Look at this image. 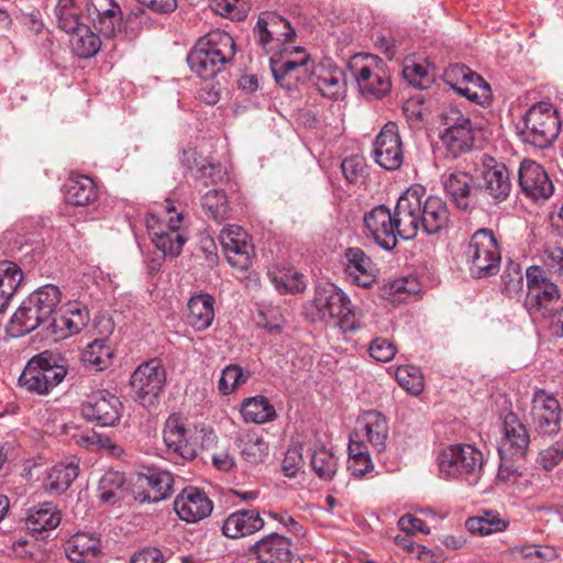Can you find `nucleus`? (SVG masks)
<instances>
[{"mask_svg": "<svg viewBox=\"0 0 563 563\" xmlns=\"http://www.w3.org/2000/svg\"><path fill=\"white\" fill-rule=\"evenodd\" d=\"M561 298L559 287L554 283H543L541 287L528 291L525 307L533 318L552 316Z\"/></svg>", "mask_w": 563, "mask_h": 563, "instance_id": "31", "label": "nucleus"}, {"mask_svg": "<svg viewBox=\"0 0 563 563\" xmlns=\"http://www.w3.org/2000/svg\"><path fill=\"white\" fill-rule=\"evenodd\" d=\"M470 273L474 278H485L499 271L501 254L494 233L478 229L471 236L465 250Z\"/></svg>", "mask_w": 563, "mask_h": 563, "instance_id": "8", "label": "nucleus"}, {"mask_svg": "<svg viewBox=\"0 0 563 563\" xmlns=\"http://www.w3.org/2000/svg\"><path fill=\"white\" fill-rule=\"evenodd\" d=\"M544 265L554 273L563 272V247L549 246L543 254Z\"/></svg>", "mask_w": 563, "mask_h": 563, "instance_id": "64", "label": "nucleus"}, {"mask_svg": "<svg viewBox=\"0 0 563 563\" xmlns=\"http://www.w3.org/2000/svg\"><path fill=\"white\" fill-rule=\"evenodd\" d=\"M522 124V141L540 150L552 145L561 128L556 109L548 102L531 106L523 115Z\"/></svg>", "mask_w": 563, "mask_h": 563, "instance_id": "6", "label": "nucleus"}, {"mask_svg": "<svg viewBox=\"0 0 563 563\" xmlns=\"http://www.w3.org/2000/svg\"><path fill=\"white\" fill-rule=\"evenodd\" d=\"M503 440L498 446L499 455H511L517 459L526 456L530 444L527 427L514 412H508L503 422Z\"/></svg>", "mask_w": 563, "mask_h": 563, "instance_id": "26", "label": "nucleus"}, {"mask_svg": "<svg viewBox=\"0 0 563 563\" xmlns=\"http://www.w3.org/2000/svg\"><path fill=\"white\" fill-rule=\"evenodd\" d=\"M78 471V465L73 462L54 465L47 476L46 489L56 495L65 492L77 478Z\"/></svg>", "mask_w": 563, "mask_h": 563, "instance_id": "46", "label": "nucleus"}, {"mask_svg": "<svg viewBox=\"0 0 563 563\" xmlns=\"http://www.w3.org/2000/svg\"><path fill=\"white\" fill-rule=\"evenodd\" d=\"M273 283L280 294H297L301 292L306 288L303 276L298 272L274 276Z\"/></svg>", "mask_w": 563, "mask_h": 563, "instance_id": "57", "label": "nucleus"}, {"mask_svg": "<svg viewBox=\"0 0 563 563\" xmlns=\"http://www.w3.org/2000/svg\"><path fill=\"white\" fill-rule=\"evenodd\" d=\"M235 443L242 457L250 464L263 463L268 455V444L255 432H240Z\"/></svg>", "mask_w": 563, "mask_h": 563, "instance_id": "40", "label": "nucleus"}, {"mask_svg": "<svg viewBox=\"0 0 563 563\" xmlns=\"http://www.w3.org/2000/svg\"><path fill=\"white\" fill-rule=\"evenodd\" d=\"M303 312L311 322L332 323L343 331L355 330L354 310L349 296L332 283L319 284Z\"/></svg>", "mask_w": 563, "mask_h": 563, "instance_id": "1", "label": "nucleus"}, {"mask_svg": "<svg viewBox=\"0 0 563 563\" xmlns=\"http://www.w3.org/2000/svg\"><path fill=\"white\" fill-rule=\"evenodd\" d=\"M442 130L437 151L446 159H454L468 152L474 144L475 125L460 109L445 107L440 113Z\"/></svg>", "mask_w": 563, "mask_h": 563, "instance_id": "5", "label": "nucleus"}, {"mask_svg": "<svg viewBox=\"0 0 563 563\" xmlns=\"http://www.w3.org/2000/svg\"><path fill=\"white\" fill-rule=\"evenodd\" d=\"M70 45L73 52L80 58H90L101 49L102 41L88 25L81 26L71 33Z\"/></svg>", "mask_w": 563, "mask_h": 563, "instance_id": "43", "label": "nucleus"}, {"mask_svg": "<svg viewBox=\"0 0 563 563\" xmlns=\"http://www.w3.org/2000/svg\"><path fill=\"white\" fill-rule=\"evenodd\" d=\"M67 375V368L58 364L51 353L44 352L32 357L19 377V384L30 393L47 395Z\"/></svg>", "mask_w": 563, "mask_h": 563, "instance_id": "7", "label": "nucleus"}, {"mask_svg": "<svg viewBox=\"0 0 563 563\" xmlns=\"http://www.w3.org/2000/svg\"><path fill=\"white\" fill-rule=\"evenodd\" d=\"M87 18L103 37L113 38L122 27V10L114 0H87Z\"/></svg>", "mask_w": 563, "mask_h": 563, "instance_id": "18", "label": "nucleus"}, {"mask_svg": "<svg viewBox=\"0 0 563 563\" xmlns=\"http://www.w3.org/2000/svg\"><path fill=\"white\" fill-rule=\"evenodd\" d=\"M402 75L410 85L421 89L426 88L431 81L427 68L416 63L406 65L402 69Z\"/></svg>", "mask_w": 563, "mask_h": 563, "instance_id": "59", "label": "nucleus"}, {"mask_svg": "<svg viewBox=\"0 0 563 563\" xmlns=\"http://www.w3.org/2000/svg\"><path fill=\"white\" fill-rule=\"evenodd\" d=\"M374 465L369 457L368 452L363 451V446L349 443V461L347 470L354 477H362L368 472L373 471Z\"/></svg>", "mask_w": 563, "mask_h": 563, "instance_id": "52", "label": "nucleus"}, {"mask_svg": "<svg viewBox=\"0 0 563 563\" xmlns=\"http://www.w3.org/2000/svg\"><path fill=\"white\" fill-rule=\"evenodd\" d=\"M264 527V520L256 509L232 512L222 525V533L230 539L253 534Z\"/></svg>", "mask_w": 563, "mask_h": 563, "instance_id": "32", "label": "nucleus"}, {"mask_svg": "<svg viewBox=\"0 0 563 563\" xmlns=\"http://www.w3.org/2000/svg\"><path fill=\"white\" fill-rule=\"evenodd\" d=\"M130 384L141 406L154 407L166 384V371L162 362L152 358L139 365L131 376Z\"/></svg>", "mask_w": 563, "mask_h": 563, "instance_id": "10", "label": "nucleus"}, {"mask_svg": "<svg viewBox=\"0 0 563 563\" xmlns=\"http://www.w3.org/2000/svg\"><path fill=\"white\" fill-rule=\"evenodd\" d=\"M97 198L98 189L90 177L79 175L68 179L65 191L68 203L84 207L93 203Z\"/></svg>", "mask_w": 563, "mask_h": 563, "instance_id": "38", "label": "nucleus"}, {"mask_svg": "<svg viewBox=\"0 0 563 563\" xmlns=\"http://www.w3.org/2000/svg\"><path fill=\"white\" fill-rule=\"evenodd\" d=\"M345 260V271L352 282L362 287L372 286L376 280V267L371 257L360 247H349Z\"/></svg>", "mask_w": 563, "mask_h": 563, "instance_id": "33", "label": "nucleus"}, {"mask_svg": "<svg viewBox=\"0 0 563 563\" xmlns=\"http://www.w3.org/2000/svg\"><path fill=\"white\" fill-rule=\"evenodd\" d=\"M508 527V521L503 519L498 512L485 511L484 515L470 518L466 528L470 532L479 536H487L501 532Z\"/></svg>", "mask_w": 563, "mask_h": 563, "instance_id": "49", "label": "nucleus"}, {"mask_svg": "<svg viewBox=\"0 0 563 563\" xmlns=\"http://www.w3.org/2000/svg\"><path fill=\"white\" fill-rule=\"evenodd\" d=\"M310 463L313 472L321 479L330 481L336 473L338 460L330 450L323 446L313 451Z\"/></svg>", "mask_w": 563, "mask_h": 563, "instance_id": "50", "label": "nucleus"}, {"mask_svg": "<svg viewBox=\"0 0 563 563\" xmlns=\"http://www.w3.org/2000/svg\"><path fill=\"white\" fill-rule=\"evenodd\" d=\"M201 207L205 214L217 223L229 218L230 207L223 190L213 189L206 192L201 198Z\"/></svg>", "mask_w": 563, "mask_h": 563, "instance_id": "47", "label": "nucleus"}, {"mask_svg": "<svg viewBox=\"0 0 563 563\" xmlns=\"http://www.w3.org/2000/svg\"><path fill=\"white\" fill-rule=\"evenodd\" d=\"M120 399L110 393H98L82 406V415L86 419L96 421L100 426H113L119 421L122 412Z\"/></svg>", "mask_w": 563, "mask_h": 563, "instance_id": "28", "label": "nucleus"}, {"mask_svg": "<svg viewBox=\"0 0 563 563\" xmlns=\"http://www.w3.org/2000/svg\"><path fill=\"white\" fill-rule=\"evenodd\" d=\"M60 512L57 507L46 501L30 510L26 518V528L33 533L53 530L60 523Z\"/></svg>", "mask_w": 563, "mask_h": 563, "instance_id": "39", "label": "nucleus"}, {"mask_svg": "<svg viewBox=\"0 0 563 563\" xmlns=\"http://www.w3.org/2000/svg\"><path fill=\"white\" fill-rule=\"evenodd\" d=\"M241 415L246 422L256 424L272 421L276 418V411L269 400L264 396H255L245 399L241 405Z\"/></svg>", "mask_w": 563, "mask_h": 563, "instance_id": "42", "label": "nucleus"}, {"mask_svg": "<svg viewBox=\"0 0 563 563\" xmlns=\"http://www.w3.org/2000/svg\"><path fill=\"white\" fill-rule=\"evenodd\" d=\"M518 181L522 194L534 201L547 200L554 190L545 169L530 159H525L520 164Z\"/></svg>", "mask_w": 563, "mask_h": 563, "instance_id": "25", "label": "nucleus"}, {"mask_svg": "<svg viewBox=\"0 0 563 563\" xmlns=\"http://www.w3.org/2000/svg\"><path fill=\"white\" fill-rule=\"evenodd\" d=\"M22 280L23 272L16 263L11 261L0 262V287L14 295Z\"/></svg>", "mask_w": 563, "mask_h": 563, "instance_id": "55", "label": "nucleus"}, {"mask_svg": "<svg viewBox=\"0 0 563 563\" xmlns=\"http://www.w3.org/2000/svg\"><path fill=\"white\" fill-rule=\"evenodd\" d=\"M437 461L441 478H461L470 485L478 483L484 470V454L474 445L465 443L442 449Z\"/></svg>", "mask_w": 563, "mask_h": 563, "instance_id": "4", "label": "nucleus"}, {"mask_svg": "<svg viewBox=\"0 0 563 563\" xmlns=\"http://www.w3.org/2000/svg\"><path fill=\"white\" fill-rule=\"evenodd\" d=\"M420 189V213L422 231L427 234L439 233L445 229L450 221V211L446 202L438 196H428L424 200Z\"/></svg>", "mask_w": 563, "mask_h": 563, "instance_id": "30", "label": "nucleus"}, {"mask_svg": "<svg viewBox=\"0 0 563 563\" xmlns=\"http://www.w3.org/2000/svg\"><path fill=\"white\" fill-rule=\"evenodd\" d=\"M397 350L393 342L385 338H376L369 345V355L378 362H389Z\"/></svg>", "mask_w": 563, "mask_h": 563, "instance_id": "58", "label": "nucleus"}, {"mask_svg": "<svg viewBox=\"0 0 563 563\" xmlns=\"http://www.w3.org/2000/svg\"><path fill=\"white\" fill-rule=\"evenodd\" d=\"M126 489L124 474L113 470L107 471L98 485L100 500L111 505L120 503L124 498Z\"/></svg>", "mask_w": 563, "mask_h": 563, "instance_id": "41", "label": "nucleus"}, {"mask_svg": "<svg viewBox=\"0 0 563 563\" xmlns=\"http://www.w3.org/2000/svg\"><path fill=\"white\" fill-rule=\"evenodd\" d=\"M313 85L325 98L338 100L345 93L344 73L340 68H320L313 74Z\"/></svg>", "mask_w": 563, "mask_h": 563, "instance_id": "37", "label": "nucleus"}, {"mask_svg": "<svg viewBox=\"0 0 563 563\" xmlns=\"http://www.w3.org/2000/svg\"><path fill=\"white\" fill-rule=\"evenodd\" d=\"M196 428L187 426L179 416L172 415L165 422L163 439L167 450L184 461H192L198 453Z\"/></svg>", "mask_w": 563, "mask_h": 563, "instance_id": "14", "label": "nucleus"}, {"mask_svg": "<svg viewBox=\"0 0 563 563\" xmlns=\"http://www.w3.org/2000/svg\"><path fill=\"white\" fill-rule=\"evenodd\" d=\"M192 174L196 179L203 180L205 185L208 186L209 183L214 184L218 179H221V167L201 158Z\"/></svg>", "mask_w": 563, "mask_h": 563, "instance_id": "60", "label": "nucleus"}, {"mask_svg": "<svg viewBox=\"0 0 563 563\" xmlns=\"http://www.w3.org/2000/svg\"><path fill=\"white\" fill-rule=\"evenodd\" d=\"M89 321V313L79 302H68L58 308L49 319L46 330L55 335V340H63L80 332Z\"/></svg>", "mask_w": 563, "mask_h": 563, "instance_id": "20", "label": "nucleus"}, {"mask_svg": "<svg viewBox=\"0 0 563 563\" xmlns=\"http://www.w3.org/2000/svg\"><path fill=\"white\" fill-rule=\"evenodd\" d=\"M38 307L42 314L49 321L62 301L59 288L53 284L44 285L27 296Z\"/></svg>", "mask_w": 563, "mask_h": 563, "instance_id": "45", "label": "nucleus"}, {"mask_svg": "<svg viewBox=\"0 0 563 563\" xmlns=\"http://www.w3.org/2000/svg\"><path fill=\"white\" fill-rule=\"evenodd\" d=\"M512 189L510 173L504 163L488 155L482 156V169L477 183L479 201L487 199L497 206L508 199Z\"/></svg>", "mask_w": 563, "mask_h": 563, "instance_id": "9", "label": "nucleus"}, {"mask_svg": "<svg viewBox=\"0 0 563 563\" xmlns=\"http://www.w3.org/2000/svg\"><path fill=\"white\" fill-rule=\"evenodd\" d=\"M342 173L349 183H356L363 177L365 169L364 158L361 156L346 157L341 164Z\"/></svg>", "mask_w": 563, "mask_h": 563, "instance_id": "62", "label": "nucleus"}, {"mask_svg": "<svg viewBox=\"0 0 563 563\" xmlns=\"http://www.w3.org/2000/svg\"><path fill=\"white\" fill-rule=\"evenodd\" d=\"M530 415L532 426L538 434L553 437L560 432L563 409L554 396L544 390H537L532 398Z\"/></svg>", "mask_w": 563, "mask_h": 563, "instance_id": "13", "label": "nucleus"}, {"mask_svg": "<svg viewBox=\"0 0 563 563\" xmlns=\"http://www.w3.org/2000/svg\"><path fill=\"white\" fill-rule=\"evenodd\" d=\"M444 80L467 100L484 104L492 99L490 86L466 65H451L444 73Z\"/></svg>", "mask_w": 563, "mask_h": 563, "instance_id": "12", "label": "nucleus"}, {"mask_svg": "<svg viewBox=\"0 0 563 563\" xmlns=\"http://www.w3.org/2000/svg\"><path fill=\"white\" fill-rule=\"evenodd\" d=\"M214 299L208 294L191 296L187 303V322L197 331L208 329L214 319Z\"/></svg>", "mask_w": 563, "mask_h": 563, "instance_id": "36", "label": "nucleus"}, {"mask_svg": "<svg viewBox=\"0 0 563 563\" xmlns=\"http://www.w3.org/2000/svg\"><path fill=\"white\" fill-rule=\"evenodd\" d=\"M375 58L368 55H355L349 62L360 92L369 98H382L389 92L391 82L388 75L377 65Z\"/></svg>", "mask_w": 563, "mask_h": 563, "instance_id": "11", "label": "nucleus"}, {"mask_svg": "<svg viewBox=\"0 0 563 563\" xmlns=\"http://www.w3.org/2000/svg\"><path fill=\"white\" fill-rule=\"evenodd\" d=\"M111 355V350L103 340H95L84 351L82 361L97 371H102L110 365Z\"/></svg>", "mask_w": 563, "mask_h": 563, "instance_id": "51", "label": "nucleus"}, {"mask_svg": "<svg viewBox=\"0 0 563 563\" xmlns=\"http://www.w3.org/2000/svg\"><path fill=\"white\" fill-rule=\"evenodd\" d=\"M174 510L180 520L196 523L211 515L213 503L202 489L187 486L176 496Z\"/></svg>", "mask_w": 563, "mask_h": 563, "instance_id": "22", "label": "nucleus"}, {"mask_svg": "<svg viewBox=\"0 0 563 563\" xmlns=\"http://www.w3.org/2000/svg\"><path fill=\"white\" fill-rule=\"evenodd\" d=\"M396 379L411 395L418 396L423 390V376L416 366H399L396 371Z\"/></svg>", "mask_w": 563, "mask_h": 563, "instance_id": "53", "label": "nucleus"}, {"mask_svg": "<svg viewBox=\"0 0 563 563\" xmlns=\"http://www.w3.org/2000/svg\"><path fill=\"white\" fill-rule=\"evenodd\" d=\"M365 229L373 240L384 250L391 251L397 245V225L394 213L384 205L373 208L364 214Z\"/></svg>", "mask_w": 563, "mask_h": 563, "instance_id": "23", "label": "nucleus"}, {"mask_svg": "<svg viewBox=\"0 0 563 563\" xmlns=\"http://www.w3.org/2000/svg\"><path fill=\"white\" fill-rule=\"evenodd\" d=\"M219 240L229 264L240 271L247 269L253 254V245L247 232L232 224L221 231Z\"/></svg>", "mask_w": 563, "mask_h": 563, "instance_id": "21", "label": "nucleus"}, {"mask_svg": "<svg viewBox=\"0 0 563 563\" xmlns=\"http://www.w3.org/2000/svg\"><path fill=\"white\" fill-rule=\"evenodd\" d=\"M161 209L157 214H148L146 228L156 249L164 256L176 257L187 241V236L180 229L183 213L176 210L174 201L170 199H166Z\"/></svg>", "mask_w": 563, "mask_h": 563, "instance_id": "3", "label": "nucleus"}, {"mask_svg": "<svg viewBox=\"0 0 563 563\" xmlns=\"http://www.w3.org/2000/svg\"><path fill=\"white\" fill-rule=\"evenodd\" d=\"M445 192L451 197L457 208L466 210L479 201L477 184L471 174L455 172L444 180Z\"/></svg>", "mask_w": 563, "mask_h": 563, "instance_id": "29", "label": "nucleus"}, {"mask_svg": "<svg viewBox=\"0 0 563 563\" xmlns=\"http://www.w3.org/2000/svg\"><path fill=\"white\" fill-rule=\"evenodd\" d=\"M375 162L387 170L398 169L404 161L402 142L395 122L386 123L375 139Z\"/></svg>", "mask_w": 563, "mask_h": 563, "instance_id": "19", "label": "nucleus"}, {"mask_svg": "<svg viewBox=\"0 0 563 563\" xmlns=\"http://www.w3.org/2000/svg\"><path fill=\"white\" fill-rule=\"evenodd\" d=\"M250 551L255 555L256 563H299L290 550L288 538L278 533L262 538Z\"/></svg>", "mask_w": 563, "mask_h": 563, "instance_id": "27", "label": "nucleus"}, {"mask_svg": "<svg viewBox=\"0 0 563 563\" xmlns=\"http://www.w3.org/2000/svg\"><path fill=\"white\" fill-rule=\"evenodd\" d=\"M173 486L172 473L159 468H148L146 473L137 474L133 490L134 498L140 503H158L172 495Z\"/></svg>", "mask_w": 563, "mask_h": 563, "instance_id": "17", "label": "nucleus"}, {"mask_svg": "<svg viewBox=\"0 0 563 563\" xmlns=\"http://www.w3.org/2000/svg\"><path fill=\"white\" fill-rule=\"evenodd\" d=\"M294 52L299 54L300 56L297 59H287L280 60L271 58V69L275 80L283 85V81L289 78H298L296 73H298L303 66H306L308 62V55L305 49L300 46L294 47Z\"/></svg>", "mask_w": 563, "mask_h": 563, "instance_id": "48", "label": "nucleus"}, {"mask_svg": "<svg viewBox=\"0 0 563 563\" xmlns=\"http://www.w3.org/2000/svg\"><path fill=\"white\" fill-rule=\"evenodd\" d=\"M563 460V441H556L539 454V463L544 470L554 468Z\"/></svg>", "mask_w": 563, "mask_h": 563, "instance_id": "61", "label": "nucleus"}, {"mask_svg": "<svg viewBox=\"0 0 563 563\" xmlns=\"http://www.w3.org/2000/svg\"><path fill=\"white\" fill-rule=\"evenodd\" d=\"M267 516L277 522H279L286 530L295 536H300L303 533L302 526L287 511L282 510H269L266 512Z\"/></svg>", "mask_w": 563, "mask_h": 563, "instance_id": "63", "label": "nucleus"}, {"mask_svg": "<svg viewBox=\"0 0 563 563\" xmlns=\"http://www.w3.org/2000/svg\"><path fill=\"white\" fill-rule=\"evenodd\" d=\"M47 322V319L42 314L38 307L26 297L12 316L9 323V331L13 336H22L41 325L46 327Z\"/></svg>", "mask_w": 563, "mask_h": 563, "instance_id": "34", "label": "nucleus"}, {"mask_svg": "<svg viewBox=\"0 0 563 563\" xmlns=\"http://www.w3.org/2000/svg\"><path fill=\"white\" fill-rule=\"evenodd\" d=\"M523 288V274L518 264L510 263L501 275V289L508 297H514Z\"/></svg>", "mask_w": 563, "mask_h": 563, "instance_id": "56", "label": "nucleus"}, {"mask_svg": "<svg viewBox=\"0 0 563 563\" xmlns=\"http://www.w3.org/2000/svg\"><path fill=\"white\" fill-rule=\"evenodd\" d=\"M57 26L66 33L78 31L81 23V9L75 0H58L54 9Z\"/></svg>", "mask_w": 563, "mask_h": 563, "instance_id": "44", "label": "nucleus"}, {"mask_svg": "<svg viewBox=\"0 0 563 563\" xmlns=\"http://www.w3.org/2000/svg\"><path fill=\"white\" fill-rule=\"evenodd\" d=\"M257 43L267 53L279 48L280 43H287L296 36L289 21L275 13H264L258 18L254 27Z\"/></svg>", "mask_w": 563, "mask_h": 563, "instance_id": "15", "label": "nucleus"}, {"mask_svg": "<svg viewBox=\"0 0 563 563\" xmlns=\"http://www.w3.org/2000/svg\"><path fill=\"white\" fill-rule=\"evenodd\" d=\"M249 375L243 373L241 366L230 364L222 369L218 382V390L222 395H231L235 389L246 383Z\"/></svg>", "mask_w": 563, "mask_h": 563, "instance_id": "54", "label": "nucleus"}, {"mask_svg": "<svg viewBox=\"0 0 563 563\" xmlns=\"http://www.w3.org/2000/svg\"><path fill=\"white\" fill-rule=\"evenodd\" d=\"M100 551V540L88 533H76L65 544L66 556L73 563H93Z\"/></svg>", "mask_w": 563, "mask_h": 563, "instance_id": "35", "label": "nucleus"}, {"mask_svg": "<svg viewBox=\"0 0 563 563\" xmlns=\"http://www.w3.org/2000/svg\"><path fill=\"white\" fill-rule=\"evenodd\" d=\"M397 235L404 240L416 238L418 231L422 230L420 213V189L410 188L398 199L394 210Z\"/></svg>", "mask_w": 563, "mask_h": 563, "instance_id": "16", "label": "nucleus"}, {"mask_svg": "<svg viewBox=\"0 0 563 563\" xmlns=\"http://www.w3.org/2000/svg\"><path fill=\"white\" fill-rule=\"evenodd\" d=\"M388 438V424L385 417L376 411L364 412L356 422L354 432L350 435V442L362 445L368 442L377 452L386 448Z\"/></svg>", "mask_w": 563, "mask_h": 563, "instance_id": "24", "label": "nucleus"}, {"mask_svg": "<svg viewBox=\"0 0 563 563\" xmlns=\"http://www.w3.org/2000/svg\"><path fill=\"white\" fill-rule=\"evenodd\" d=\"M236 53L232 36L221 30L200 37L187 56L190 69L199 77L210 78L230 63Z\"/></svg>", "mask_w": 563, "mask_h": 563, "instance_id": "2", "label": "nucleus"}]
</instances>
